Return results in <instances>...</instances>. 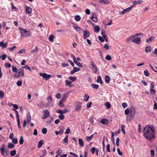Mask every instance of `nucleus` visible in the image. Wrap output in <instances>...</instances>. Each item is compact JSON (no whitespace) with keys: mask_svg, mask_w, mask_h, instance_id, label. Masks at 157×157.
<instances>
[{"mask_svg":"<svg viewBox=\"0 0 157 157\" xmlns=\"http://www.w3.org/2000/svg\"><path fill=\"white\" fill-rule=\"evenodd\" d=\"M66 85L67 86H71L72 85H71V82L68 81L67 80H66Z\"/></svg>","mask_w":157,"mask_h":157,"instance_id":"obj_57","label":"nucleus"},{"mask_svg":"<svg viewBox=\"0 0 157 157\" xmlns=\"http://www.w3.org/2000/svg\"><path fill=\"white\" fill-rule=\"evenodd\" d=\"M59 117L61 120H63L64 118V116L63 114H60L59 116Z\"/></svg>","mask_w":157,"mask_h":157,"instance_id":"obj_62","label":"nucleus"},{"mask_svg":"<svg viewBox=\"0 0 157 157\" xmlns=\"http://www.w3.org/2000/svg\"><path fill=\"white\" fill-rule=\"evenodd\" d=\"M49 112L47 109H45L43 110V119H45L49 116Z\"/></svg>","mask_w":157,"mask_h":157,"instance_id":"obj_9","label":"nucleus"},{"mask_svg":"<svg viewBox=\"0 0 157 157\" xmlns=\"http://www.w3.org/2000/svg\"><path fill=\"white\" fill-rule=\"evenodd\" d=\"M143 132L144 136L148 141H152L155 138V132L153 127L149 125L146 126L143 129Z\"/></svg>","mask_w":157,"mask_h":157,"instance_id":"obj_1","label":"nucleus"},{"mask_svg":"<svg viewBox=\"0 0 157 157\" xmlns=\"http://www.w3.org/2000/svg\"><path fill=\"white\" fill-rule=\"evenodd\" d=\"M69 78L72 81H74L76 80V78L75 77H73L72 76H70L69 77Z\"/></svg>","mask_w":157,"mask_h":157,"instance_id":"obj_43","label":"nucleus"},{"mask_svg":"<svg viewBox=\"0 0 157 157\" xmlns=\"http://www.w3.org/2000/svg\"><path fill=\"white\" fill-rule=\"evenodd\" d=\"M26 120L28 123H30L31 121V117L30 114L29 112H28L26 115Z\"/></svg>","mask_w":157,"mask_h":157,"instance_id":"obj_14","label":"nucleus"},{"mask_svg":"<svg viewBox=\"0 0 157 157\" xmlns=\"http://www.w3.org/2000/svg\"><path fill=\"white\" fill-rule=\"evenodd\" d=\"M81 105H76L75 109V111H79L81 108Z\"/></svg>","mask_w":157,"mask_h":157,"instance_id":"obj_35","label":"nucleus"},{"mask_svg":"<svg viewBox=\"0 0 157 157\" xmlns=\"http://www.w3.org/2000/svg\"><path fill=\"white\" fill-rule=\"evenodd\" d=\"M16 84L18 86H21L22 84V81L21 80L18 81L17 82Z\"/></svg>","mask_w":157,"mask_h":157,"instance_id":"obj_49","label":"nucleus"},{"mask_svg":"<svg viewBox=\"0 0 157 157\" xmlns=\"http://www.w3.org/2000/svg\"><path fill=\"white\" fill-rule=\"evenodd\" d=\"M67 97L66 94H64L63 95V97L60 101V103H63L65 102L67 98Z\"/></svg>","mask_w":157,"mask_h":157,"instance_id":"obj_16","label":"nucleus"},{"mask_svg":"<svg viewBox=\"0 0 157 157\" xmlns=\"http://www.w3.org/2000/svg\"><path fill=\"white\" fill-rule=\"evenodd\" d=\"M151 51V47L150 46H148L146 47L145 48V51L147 53L150 52Z\"/></svg>","mask_w":157,"mask_h":157,"instance_id":"obj_23","label":"nucleus"},{"mask_svg":"<svg viewBox=\"0 0 157 157\" xmlns=\"http://www.w3.org/2000/svg\"><path fill=\"white\" fill-rule=\"evenodd\" d=\"M4 97V92L1 90H0V98H2Z\"/></svg>","mask_w":157,"mask_h":157,"instance_id":"obj_42","label":"nucleus"},{"mask_svg":"<svg viewBox=\"0 0 157 157\" xmlns=\"http://www.w3.org/2000/svg\"><path fill=\"white\" fill-rule=\"evenodd\" d=\"M25 49H23L20 50L18 52V53L22 54L25 53Z\"/></svg>","mask_w":157,"mask_h":157,"instance_id":"obj_46","label":"nucleus"},{"mask_svg":"<svg viewBox=\"0 0 157 157\" xmlns=\"http://www.w3.org/2000/svg\"><path fill=\"white\" fill-rule=\"evenodd\" d=\"M32 12V8L27 6H25V13L27 14L31 13Z\"/></svg>","mask_w":157,"mask_h":157,"instance_id":"obj_11","label":"nucleus"},{"mask_svg":"<svg viewBox=\"0 0 157 157\" xmlns=\"http://www.w3.org/2000/svg\"><path fill=\"white\" fill-rule=\"evenodd\" d=\"M150 90L151 94L155 95V91L153 88L150 89Z\"/></svg>","mask_w":157,"mask_h":157,"instance_id":"obj_45","label":"nucleus"},{"mask_svg":"<svg viewBox=\"0 0 157 157\" xmlns=\"http://www.w3.org/2000/svg\"><path fill=\"white\" fill-rule=\"evenodd\" d=\"M124 113L127 115L130 113V115L134 118L135 117V110L134 108L132 107L129 109H126L124 111Z\"/></svg>","mask_w":157,"mask_h":157,"instance_id":"obj_3","label":"nucleus"},{"mask_svg":"<svg viewBox=\"0 0 157 157\" xmlns=\"http://www.w3.org/2000/svg\"><path fill=\"white\" fill-rule=\"evenodd\" d=\"M37 51L38 48L37 47H36L34 49L31 51V52L32 53H34L36 52Z\"/></svg>","mask_w":157,"mask_h":157,"instance_id":"obj_38","label":"nucleus"},{"mask_svg":"<svg viewBox=\"0 0 157 157\" xmlns=\"http://www.w3.org/2000/svg\"><path fill=\"white\" fill-rule=\"evenodd\" d=\"M74 29L78 33H79L84 31V30L82 29L79 27H77L75 28H74Z\"/></svg>","mask_w":157,"mask_h":157,"instance_id":"obj_18","label":"nucleus"},{"mask_svg":"<svg viewBox=\"0 0 157 157\" xmlns=\"http://www.w3.org/2000/svg\"><path fill=\"white\" fill-rule=\"evenodd\" d=\"M92 87L94 89H97L98 88L99 86L98 84L92 83L91 85Z\"/></svg>","mask_w":157,"mask_h":157,"instance_id":"obj_32","label":"nucleus"},{"mask_svg":"<svg viewBox=\"0 0 157 157\" xmlns=\"http://www.w3.org/2000/svg\"><path fill=\"white\" fill-rule=\"evenodd\" d=\"M100 122L103 125H106L109 123V121L106 119H102L101 120Z\"/></svg>","mask_w":157,"mask_h":157,"instance_id":"obj_12","label":"nucleus"},{"mask_svg":"<svg viewBox=\"0 0 157 157\" xmlns=\"http://www.w3.org/2000/svg\"><path fill=\"white\" fill-rule=\"evenodd\" d=\"M67 112L68 110L66 108L64 110H61L60 109H58L56 110V112L57 113H60V114H63V113H66Z\"/></svg>","mask_w":157,"mask_h":157,"instance_id":"obj_13","label":"nucleus"},{"mask_svg":"<svg viewBox=\"0 0 157 157\" xmlns=\"http://www.w3.org/2000/svg\"><path fill=\"white\" fill-rule=\"evenodd\" d=\"M94 31L95 32L97 33L99 32L100 30V27L98 25H95L94 27Z\"/></svg>","mask_w":157,"mask_h":157,"instance_id":"obj_21","label":"nucleus"},{"mask_svg":"<svg viewBox=\"0 0 157 157\" xmlns=\"http://www.w3.org/2000/svg\"><path fill=\"white\" fill-rule=\"evenodd\" d=\"M55 132L56 135H57L59 134H60L61 135H62L63 133V131L61 129L59 131H56Z\"/></svg>","mask_w":157,"mask_h":157,"instance_id":"obj_36","label":"nucleus"},{"mask_svg":"<svg viewBox=\"0 0 157 157\" xmlns=\"http://www.w3.org/2000/svg\"><path fill=\"white\" fill-rule=\"evenodd\" d=\"M83 32H84L83 38L84 39H86L90 36V33L88 31L84 30Z\"/></svg>","mask_w":157,"mask_h":157,"instance_id":"obj_10","label":"nucleus"},{"mask_svg":"<svg viewBox=\"0 0 157 157\" xmlns=\"http://www.w3.org/2000/svg\"><path fill=\"white\" fill-rule=\"evenodd\" d=\"M2 147L1 149V154L4 156H6L8 154V151L6 149L3 148L5 147L4 144L2 145Z\"/></svg>","mask_w":157,"mask_h":157,"instance_id":"obj_7","label":"nucleus"},{"mask_svg":"<svg viewBox=\"0 0 157 157\" xmlns=\"http://www.w3.org/2000/svg\"><path fill=\"white\" fill-rule=\"evenodd\" d=\"M42 132L44 134H45L47 133V130L46 128H44L42 129Z\"/></svg>","mask_w":157,"mask_h":157,"instance_id":"obj_54","label":"nucleus"},{"mask_svg":"<svg viewBox=\"0 0 157 157\" xmlns=\"http://www.w3.org/2000/svg\"><path fill=\"white\" fill-rule=\"evenodd\" d=\"M68 140V136H66L63 139V143H67Z\"/></svg>","mask_w":157,"mask_h":157,"instance_id":"obj_41","label":"nucleus"},{"mask_svg":"<svg viewBox=\"0 0 157 157\" xmlns=\"http://www.w3.org/2000/svg\"><path fill=\"white\" fill-rule=\"evenodd\" d=\"M105 59L108 60H110L112 59V58L109 55H107L105 57Z\"/></svg>","mask_w":157,"mask_h":157,"instance_id":"obj_48","label":"nucleus"},{"mask_svg":"<svg viewBox=\"0 0 157 157\" xmlns=\"http://www.w3.org/2000/svg\"><path fill=\"white\" fill-rule=\"evenodd\" d=\"M39 75L40 76H41L43 77L44 78L45 76V75H47V74L45 73H40Z\"/></svg>","mask_w":157,"mask_h":157,"instance_id":"obj_53","label":"nucleus"},{"mask_svg":"<svg viewBox=\"0 0 157 157\" xmlns=\"http://www.w3.org/2000/svg\"><path fill=\"white\" fill-rule=\"evenodd\" d=\"M24 75V73L23 69H20L18 70L17 73H16L14 76L17 78L20 77H23Z\"/></svg>","mask_w":157,"mask_h":157,"instance_id":"obj_5","label":"nucleus"},{"mask_svg":"<svg viewBox=\"0 0 157 157\" xmlns=\"http://www.w3.org/2000/svg\"><path fill=\"white\" fill-rule=\"evenodd\" d=\"M12 71L15 72H17V67L14 66L13 65L12 66Z\"/></svg>","mask_w":157,"mask_h":157,"instance_id":"obj_39","label":"nucleus"},{"mask_svg":"<svg viewBox=\"0 0 157 157\" xmlns=\"http://www.w3.org/2000/svg\"><path fill=\"white\" fill-rule=\"evenodd\" d=\"M75 19L77 21H78L81 20V17L78 15H77L75 17Z\"/></svg>","mask_w":157,"mask_h":157,"instance_id":"obj_28","label":"nucleus"},{"mask_svg":"<svg viewBox=\"0 0 157 157\" xmlns=\"http://www.w3.org/2000/svg\"><path fill=\"white\" fill-rule=\"evenodd\" d=\"M51 76V75L47 74V75H45L44 78H45L46 80H48L50 79Z\"/></svg>","mask_w":157,"mask_h":157,"instance_id":"obj_37","label":"nucleus"},{"mask_svg":"<svg viewBox=\"0 0 157 157\" xmlns=\"http://www.w3.org/2000/svg\"><path fill=\"white\" fill-rule=\"evenodd\" d=\"M24 142V139L23 137L22 136H21L20 138V140H19V144L20 145L22 144Z\"/></svg>","mask_w":157,"mask_h":157,"instance_id":"obj_40","label":"nucleus"},{"mask_svg":"<svg viewBox=\"0 0 157 157\" xmlns=\"http://www.w3.org/2000/svg\"><path fill=\"white\" fill-rule=\"evenodd\" d=\"M89 97L87 94H85L84 95V99L85 101H87L89 100Z\"/></svg>","mask_w":157,"mask_h":157,"instance_id":"obj_29","label":"nucleus"},{"mask_svg":"<svg viewBox=\"0 0 157 157\" xmlns=\"http://www.w3.org/2000/svg\"><path fill=\"white\" fill-rule=\"evenodd\" d=\"M69 154L73 156L74 157H78V155L77 154L73 152H70Z\"/></svg>","mask_w":157,"mask_h":157,"instance_id":"obj_55","label":"nucleus"},{"mask_svg":"<svg viewBox=\"0 0 157 157\" xmlns=\"http://www.w3.org/2000/svg\"><path fill=\"white\" fill-rule=\"evenodd\" d=\"M44 143V141L43 140H40L38 144L37 147L40 148L43 145Z\"/></svg>","mask_w":157,"mask_h":157,"instance_id":"obj_26","label":"nucleus"},{"mask_svg":"<svg viewBox=\"0 0 157 157\" xmlns=\"http://www.w3.org/2000/svg\"><path fill=\"white\" fill-rule=\"evenodd\" d=\"M19 29L21 33V36L22 37H27L30 35V33L29 31L26 30L25 29L21 28H19Z\"/></svg>","mask_w":157,"mask_h":157,"instance_id":"obj_4","label":"nucleus"},{"mask_svg":"<svg viewBox=\"0 0 157 157\" xmlns=\"http://www.w3.org/2000/svg\"><path fill=\"white\" fill-rule=\"evenodd\" d=\"M54 36L53 35H50L48 39L50 42H52L53 41Z\"/></svg>","mask_w":157,"mask_h":157,"instance_id":"obj_33","label":"nucleus"},{"mask_svg":"<svg viewBox=\"0 0 157 157\" xmlns=\"http://www.w3.org/2000/svg\"><path fill=\"white\" fill-rule=\"evenodd\" d=\"M99 2L101 4H108L109 3V2L108 0H100Z\"/></svg>","mask_w":157,"mask_h":157,"instance_id":"obj_15","label":"nucleus"},{"mask_svg":"<svg viewBox=\"0 0 157 157\" xmlns=\"http://www.w3.org/2000/svg\"><path fill=\"white\" fill-rule=\"evenodd\" d=\"M95 148L94 147H93L91 149V152L92 154H94L95 153Z\"/></svg>","mask_w":157,"mask_h":157,"instance_id":"obj_63","label":"nucleus"},{"mask_svg":"<svg viewBox=\"0 0 157 157\" xmlns=\"http://www.w3.org/2000/svg\"><path fill=\"white\" fill-rule=\"evenodd\" d=\"M17 125L18 126V128L19 129H21V127L20 126V121L19 119V120H17Z\"/></svg>","mask_w":157,"mask_h":157,"instance_id":"obj_59","label":"nucleus"},{"mask_svg":"<svg viewBox=\"0 0 157 157\" xmlns=\"http://www.w3.org/2000/svg\"><path fill=\"white\" fill-rule=\"evenodd\" d=\"M127 40L128 42L132 41L135 43L139 44L141 43V39L140 38H137L134 36H132L127 38Z\"/></svg>","mask_w":157,"mask_h":157,"instance_id":"obj_2","label":"nucleus"},{"mask_svg":"<svg viewBox=\"0 0 157 157\" xmlns=\"http://www.w3.org/2000/svg\"><path fill=\"white\" fill-rule=\"evenodd\" d=\"M154 40V37L151 36L147 39L146 42L147 43H150L152 40Z\"/></svg>","mask_w":157,"mask_h":157,"instance_id":"obj_19","label":"nucleus"},{"mask_svg":"<svg viewBox=\"0 0 157 157\" xmlns=\"http://www.w3.org/2000/svg\"><path fill=\"white\" fill-rule=\"evenodd\" d=\"M90 19L95 22H97L98 20L96 17H94V16H92L91 17Z\"/></svg>","mask_w":157,"mask_h":157,"instance_id":"obj_27","label":"nucleus"},{"mask_svg":"<svg viewBox=\"0 0 157 157\" xmlns=\"http://www.w3.org/2000/svg\"><path fill=\"white\" fill-rule=\"evenodd\" d=\"M133 7V5L131 6H130L124 10L120 12V14L123 15L128 12L132 9Z\"/></svg>","mask_w":157,"mask_h":157,"instance_id":"obj_6","label":"nucleus"},{"mask_svg":"<svg viewBox=\"0 0 157 157\" xmlns=\"http://www.w3.org/2000/svg\"><path fill=\"white\" fill-rule=\"evenodd\" d=\"M110 80V77L109 75H106L105 77V82L107 83H108L109 82Z\"/></svg>","mask_w":157,"mask_h":157,"instance_id":"obj_20","label":"nucleus"},{"mask_svg":"<svg viewBox=\"0 0 157 157\" xmlns=\"http://www.w3.org/2000/svg\"><path fill=\"white\" fill-rule=\"evenodd\" d=\"M90 64L92 67V70L94 73H95L98 70L97 67L93 61H92Z\"/></svg>","mask_w":157,"mask_h":157,"instance_id":"obj_8","label":"nucleus"},{"mask_svg":"<svg viewBox=\"0 0 157 157\" xmlns=\"http://www.w3.org/2000/svg\"><path fill=\"white\" fill-rule=\"evenodd\" d=\"M92 140V138L90 136H86V140L87 141H90Z\"/></svg>","mask_w":157,"mask_h":157,"instance_id":"obj_61","label":"nucleus"},{"mask_svg":"<svg viewBox=\"0 0 157 157\" xmlns=\"http://www.w3.org/2000/svg\"><path fill=\"white\" fill-rule=\"evenodd\" d=\"M14 147L15 145L10 142L8 144V148H12Z\"/></svg>","mask_w":157,"mask_h":157,"instance_id":"obj_25","label":"nucleus"},{"mask_svg":"<svg viewBox=\"0 0 157 157\" xmlns=\"http://www.w3.org/2000/svg\"><path fill=\"white\" fill-rule=\"evenodd\" d=\"M12 110L14 111L15 112L16 114V117L17 120H19V114L18 111L15 109H13Z\"/></svg>","mask_w":157,"mask_h":157,"instance_id":"obj_31","label":"nucleus"},{"mask_svg":"<svg viewBox=\"0 0 157 157\" xmlns=\"http://www.w3.org/2000/svg\"><path fill=\"white\" fill-rule=\"evenodd\" d=\"M96 82L97 83L99 82L101 84H103V82L102 80V79L100 76H98V77L97 79L96 80Z\"/></svg>","mask_w":157,"mask_h":157,"instance_id":"obj_22","label":"nucleus"},{"mask_svg":"<svg viewBox=\"0 0 157 157\" xmlns=\"http://www.w3.org/2000/svg\"><path fill=\"white\" fill-rule=\"evenodd\" d=\"M62 152V151L61 149H59L57 150L56 152L57 155L56 156H57V157L59 155V154Z\"/></svg>","mask_w":157,"mask_h":157,"instance_id":"obj_58","label":"nucleus"},{"mask_svg":"<svg viewBox=\"0 0 157 157\" xmlns=\"http://www.w3.org/2000/svg\"><path fill=\"white\" fill-rule=\"evenodd\" d=\"M7 43H4L3 42L1 41L0 42V46L2 48H4L7 47Z\"/></svg>","mask_w":157,"mask_h":157,"instance_id":"obj_17","label":"nucleus"},{"mask_svg":"<svg viewBox=\"0 0 157 157\" xmlns=\"http://www.w3.org/2000/svg\"><path fill=\"white\" fill-rule=\"evenodd\" d=\"M16 153V151L15 150L11 151L10 152V154L12 156L15 155Z\"/></svg>","mask_w":157,"mask_h":157,"instance_id":"obj_34","label":"nucleus"},{"mask_svg":"<svg viewBox=\"0 0 157 157\" xmlns=\"http://www.w3.org/2000/svg\"><path fill=\"white\" fill-rule=\"evenodd\" d=\"M121 130L122 131L123 133L124 134H125V129H124V128H125L124 125H122L121 126Z\"/></svg>","mask_w":157,"mask_h":157,"instance_id":"obj_44","label":"nucleus"},{"mask_svg":"<svg viewBox=\"0 0 157 157\" xmlns=\"http://www.w3.org/2000/svg\"><path fill=\"white\" fill-rule=\"evenodd\" d=\"M144 75L146 76H149V73L147 70H145L144 71Z\"/></svg>","mask_w":157,"mask_h":157,"instance_id":"obj_50","label":"nucleus"},{"mask_svg":"<svg viewBox=\"0 0 157 157\" xmlns=\"http://www.w3.org/2000/svg\"><path fill=\"white\" fill-rule=\"evenodd\" d=\"M105 105L106 109H109L111 107L110 104L108 102H107L105 103Z\"/></svg>","mask_w":157,"mask_h":157,"instance_id":"obj_30","label":"nucleus"},{"mask_svg":"<svg viewBox=\"0 0 157 157\" xmlns=\"http://www.w3.org/2000/svg\"><path fill=\"white\" fill-rule=\"evenodd\" d=\"M78 143L80 146L83 147L84 145V143L83 141L81 139H79L78 140Z\"/></svg>","mask_w":157,"mask_h":157,"instance_id":"obj_24","label":"nucleus"},{"mask_svg":"<svg viewBox=\"0 0 157 157\" xmlns=\"http://www.w3.org/2000/svg\"><path fill=\"white\" fill-rule=\"evenodd\" d=\"M16 48V47L14 46L12 48H9L8 49L9 51H10V52H11L12 51H13L14 50L15 48Z\"/></svg>","mask_w":157,"mask_h":157,"instance_id":"obj_47","label":"nucleus"},{"mask_svg":"<svg viewBox=\"0 0 157 157\" xmlns=\"http://www.w3.org/2000/svg\"><path fill=\"white\" fill-rule=\"evenodd\" d=\"M98 39L102 42H103L104 41V38L101 36H99L98 37Z\"/></svg>","mask_w":157,"mask_h":157,"instance_id":"obj_64","label":"nucleus"},{"mask_svg":"<svg viewBox=\"0 0 157 157\" xmlns=\"http://www.w3.org/2000/svg\"><path fill=\"white\" fill-rule=\"evenodd\" d=\"M12 142L14 144H17L18 142L16 138L13 139L12 140Z\"/></svg>","mask_w":157,"mask_h":157,"instance_id":"obj_51","label":"nucleus"},{"mask_svg":"<svg viewBox=\"0 0 157 157\" xmlns=\"http://www.w3.org/2000/svg\"><path fill=\"white\" fill-rule=\"evenodd\" d=\"M46 100L50 102L52 101V98L51 96H50L47 98Z\"/></svg>","mask_w":157,"mask_h":157,"instance_id":"obj_52","label":"nucleus"},{"mask_svg":"<svg viewBox=\"0 0 157 157\" xmlns=\"http://www.w3.org/2000/svg\"><path fill=\"white\" fill-rule=\"evenodd\" d=\"M92 104V102H90L88 103L87 104V106H86L87 108H90L91 107V105Z\"/></svg>","mask_w":157,"mask_h":157,"instance_id":"obj_60","label":"nucleus"},{"mask_svg":"<svg viewBox=\"0 0 157 157\" xmlns=\"http://www.w3.org/2000/svg\"><path fill=\"white\" fill-rule=\"evenodd\" d=\"M23 68H24L27 69L29 70L30 72L31 71V70L30 67L27 65H25L23 67Z\"/></svg>","mask_w":157,"mask_h":157,"instance_id":"obj_56","label":"nucleus"}]
</instances>
